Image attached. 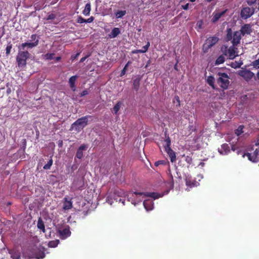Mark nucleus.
Instances as JSON below:
<instances>
[{
    "label": "nucleus",
    "instance_id": "338daca9",
    "mask_svg": "<svg viewBox=\"0 0 259 259\" xmlns=\"http://www.w3.org/2000/svg\"><path fill=\"white\" fill-rule=\"evenodd\" d=\"M132 204H134L135 205L136 203L132 202Z\"/></svg>",
    "mask_w": 259,
    "mask_h": 259
},
{
    "label": "nucleus",
    "instance_id": "58836bf2",
    "mask_svg": "<svg viewBox=\"0 0 259 259\" xmlns=\"http://www.w3.org/2000/svg\"><path fill=\"white\" fill-rule=\"evenodd\" d=\"M45 256V253L42 251H39L36 254V258L37 259H41L44 258Z\"/></svg>",
    "mask_w": 259,
    "mask_h": 259
},
{
    "label": "nucleus",
    "instance_id": "c756f323",
    "mask_svg": "<svg viewBox=\"0 0 259 259\" xmlns=\"http://www.w3.org/2000/svg\"><path fill=\"white\" fill-rule=\"evenodd\" d=\"M207 82L211 86L213 89H214V78L212 76H209L207 79Z\"/></svg>",
    "mask_w": 259,
    "mask_h": 259
},
{
    "label": "nucleus",
    "instance_id": "c03bdc74",
    "mask_svg": "<svg viewBox=\"0 0 259 259\" xmlns=\"http://www.w3.org/2000/svg\"><path fill=\"white\" fill-rule=\"evenodd\" d=\"M56 17V16L54 14H51L48 16V17L47 18V20H54Z\"/></svg>",
    "mask_w": 259,
    "mask_h": 259
},
{
    "label": "nucleus",
    "instance_id": "393cba45",
    "mask_svg": "<svg viewBox=\"0 0 259 259\" xmlns=\"http://www.w3.org/2000/svg\"><path fill=\"white\" fill-rule=\"evenodd\" d=\"M37 226V228L42 230L43 232H45L46 230L44 223L40 218L38 219Z\"/></svg>",
    "mask_w": 259,
    "mask_h": 259
},
{
    "label": "nucleus",
    "instance_id": "3c124183",
    "mask_svg": "<svg viewBox=\"0 0 259 259\" xmlns=\"http://www.w3.org/2000/svg\"><path fill=\"white\" fill-rule=\"evenodd\" d=\"M36 37H37L36 34H32L30 37L31 40H35L36 38Z\"/></svg>",
    "mask_w": 259,
    "mask_h": 259
},
{
    "label": "nucleus",
    "instance_id": "864d4df0",
    "mask_svg": "<svg viewBox=\"0 0 259 259\" xmlns=\"http://www.w3.org/2000/svg\"><path fill=\"white\" fill-rule=\"evenodd\" d=\"M119 202L121 201L123 205H124V201L125 200L123 198H120L118 200Z\"/></svg>",
    "mask_w": 259,
    "mask_h": 259
},
{
    "label": "nucleus",
    "instance_id": "680f3d73",
    "mask_svg": "<svg viewBox=\"0 0 259 259\" xmlns=\"http://www.w3.org/2000/svg\"><path fill=\"white\" fill-rule=\"evenodd\" d=\"M256 76L259 79V71L257 72V73L256 74Z\"/></svg>",
    "mask_w": 259,
    "mask_h": 259
},
{
    "label": "nucleus",
    "instance_id": "5701e85b",
    "mask_svg": "<svg viewBox=\"0 0 259 259\" xmlns=\"http://www.w3.org/2000/svg\"><path fill=\"white\" fill-rule=\"evenodd\" d=\"M122 104V103L121 102H120V101L117 102V103L113 107L112 112L114 114H117L118 112L119 111Z\"/></svg>",
    "mask_w": 259,
    "mask_h": 259
},
{
    "label": "nucleus",
    "instance_id": "f3484780",
    "mask_svg": "<svg viewBox=\"0 0 259 259\" xmlns=\"http://www.w3.org/2000/svg\"><path fill=\"white\" fill-rule=\"evenodd\" d=\"M78 78V76L77 75H73L69 79V84L70 85V87L72 91L74 92L76 91V86H75V81Z\"/></svg>",
    "mask_w": 259,
    "mask_h": 259
},
{
    "label": "nucleus",
    "instance_id": "de8ad7c7",
    "mask_svg": "<svg viewBox=\"0 0 259 259\" xmlns=\"http://www.w3.org/2000/svg\"><path fill=\"white\" fill-rule=\"evenodd\" d=\"M79 54H80V53H78L76 54H75V55L71 56V60L72 61H74L75 59H76V58H77L78 57V56L79 55Z\"/></svg>",
    "mask_w": 259,
    "mask_h": 259
},
{
    "label": "nucleus",
    "instance_id": "6e6d98bb",
    "mask_svg": "<svg viewBox=\"0 0 259 259\" xmlns=\"http://www.w3.org/2000/svg\"><path fill=\"white\" fill-rule=\"evenodd\" d=\"M61 57H60V56L57 57H56V58H55V60H56V61H57V62H58V61H59L61 60Z\"/></svg>",
    "mask_w": 259,
    "mask_h": 259
},
{
    "label": "nucleus",
    "instance_id": "5fc2aeb1",
    "mask_svg": "<svg viewBox=\"0 0 259 259\" xmlns=\"http://www.w3.org/2000/svg\"><path fill=\"white\" fill-rule=\"evenodd\" d=\"M87 57H82V58H81L80 60V62H84L85 59H87Z\"/></svg>",
    "mask_w": 259,
    "mask_h": 259
},
{
    "label": "nucleus",
    "instance_id": "09e8293b",
    "mask_svg": "<svg viewBox=\"0 0 259 259\" xmlns=\"http://www.w3.org/2000/svg\"><path fill=\"white\" fill-rule=\"evenodd\" d=\"M94 18L93 16L90 17L88 19H86V23H91L93 21Z\"/></svg>",
    "mask_w": 259,
    "mask_h": 259
},
{
    "label": "nucleus",
    "instance_id": "4c0bfd02",
    "mask_svg": "<svg viewBox=\"0 0 259 259\" xmlns=\"http://www.w3.org/2000/svg\"><path fill=\"white\" fill-rule=\"evenodd\" d=\"M149 47H150V42L149 41H148L147 42V44L145 46H143L142 47V49L140 50L141 51V53H146L148 51Z\"/></svg>",
    "mask_w": 259,
    "mask_h": 259
},
{
    "label": "nucleus",
    "instance_id": "39448f33",
    "mask_svg": "<svg viewBox=\"0 0 259 259\" xmlns=\"http://www.w3.org/2000/svg\"><path fill=\"white\" fill-rule=\"evenodd\" d=\"M258 147L252 153H246L243 155V157L246 156L248 159L253 162H259V138L256 144Z\"/></svg>",
    "mask_w": 259,
    "mask_h": 259
},
{
    "label": "nucleus",
    "instance_id": "a211bd4d",
    "mask_svg": "<svg viewBox=\"0 0 259 259\" xmlns=\"http://www.w3.org/2000/svg\"><path fill=\"white\" fill-rule=\"evenodd\" d=\"M164 135L165 137V139L164 140V145H163L164 150H167L168 149L171 148L170 145H171V140L170 139L168 136V135L167 134L166 132L164 133Z\"/></svg>",
    "mask_w": 259,
    "mask_h": 259
},
{
    "label": "nucleus",
    "instance_id": "c9c22d12",
    "mask_svg": "<svg viewBox=\"0 0 259 259\" xmlns=\"http://www.w3.org/2000/svg\"><path fill=\"white\" fill-rule=\"evenodd\" d=\"M54 53H47L45 54L43 56L44 58L46 60H52L54 58Z\"/></svg>",
    "mask_w": 259,
    "mask_h": 259
},
{
    "label": "nucleus",
    "instance_id": "69168bd1",
    "mask_svg": "<svg viewBox=\"0 0 259 259\" xmlns=\"http://www.w3.org/2000/svg\"><path fill=\"white\" fill-rule=\"evenodd\" d=\"M255 68L258 69L259 68V65L258 66H257L256 67H255Z\"/></svg>",
    "mask_w": 259,
    "mask_h": 259
},
{
    "label": "nucleus",
    "instance_id": "f257e3e1",
    "mask_svg": "<svg viewBox=\"0 0 259 259\" xmlns=\"http://www.w3.org/2000/svg\"><path fill=\"white\" fill-rule=\"evenodd\" d=\"M89 117L91 116L87 115L77 119L71 124L69 131L74 130L76 132H80L88 124Z\"/></svg>",
    "mask_w": 259,
    "mask_h": 259
},
{
    "label": "nucleus",
    "instance_id": "2eb2a0df",
    "mask_svg": "<svg viewBox=\"0 0 259 259\" xmlns=\"http://www.w3.org/2000/svg\"><path fill=\"white\" fill-rule=\"evenodd\" d=\"M38 44V40L36 39L35 41L32 42H24L22 43L21 46L19 47L20 49L24 50L25 47H27L28 48H32L34 47H36Z\"/></svg>",
    "mask_w": 259,
    "mask_h": 259
},
{
    "label": "nucleus",
    "instance_id": "a18cd8bd",
    "mask_svg": "<svg viewBox=\"0 0 259 259\" xmlns=\"http://www.w3.org/2000/svg\"><path fill=\"white\" fill-rule=\"evenodd\" d=\"M246 2L249 6H251L256 3V0H247Z\"/></svg>",
    "mask_w": 259,
    "mask_h": 259
},
{
    "label": "nucleus",
    "instance_id": "ddd939ff",
    "mask_svg": "<svg viewBox=\"0 0 259 259\" xmlns=\"http://www.w3.org/2000/svg\"><path fill=\"white\" fill-rule=\"evenodd\" d=\"M235 50L234 47H231L228 49L227 47H225V50L224 51V55L227 56L228 55L230 59H233L235 58L236 56Z\"/></svg>",
    "mask_w": 259,
    "mask_h": 259
},
{
    "label": "nucleus",
    "instance_id": "603ef678",
    "mask_svg": "<svg viewBox=\"0 0 259 259\" xmlns=\"http://www.w3.org/2000/svg\"><path fill=\"white\" fill-rule=\"evenodd\" d=\"M132 54L141 53L140 50H134L132 52Z\"/></svg>",
    "mask_w": 259,
    "mask_h": 259
},
{
    "label": "nucleus",
    "instance_id": "f8f14e48",
    "mask_svg": "<svg viewBox=\"0 0 259 259\" xmlns=\"http://www.w3.org/2000/svg\"><path fill=\"white\" fill-rule=\"evenodd\" d=\"M60 238L62 239H65L69 237L71 235V231L69 226H67L62 230H59Z\"/></svg>",
    "mask_w": 259,
    "mask_h": 259
},
{
    "label": "nucleus",
    "instance_id": "aec40b11",
    "mask_svg": "<svg viewBox=\"0 0 259 259\" xmlns=\"http://www.w3.org/2000/svg\"><path fill=\"white\" fill-rule=\"evenodd\" d=\"M169 157H170L171 162H175L176 160V156L175 152L171 149V148L165 150Z\"/></svg>",
    "mask_w": 259,
    "mask_h": 259
},
{
    "label": "nucleus",
    "instance_id": "774afa93",
    "mask_svg": "<svg viewBox=\"0 0 259 259\" xmlns=\"http://www.w3.org/2000/svg\"><path fill=\"white\" fill-rule=\"evenodd\" d=\"M258 9L259 10V3H258Z\"/></svg>",
    "mask_w": 259,
    "mask_h": 259
},
{
    "label": "nucleus",
    "instance_id": "b1692460",
    "mask_svg": "<svg viewBox=\"0 0 259 259\" xmlns=\"http://www.w3.org/2000/svg\"><path fill=\"white\" fill-rule=\"evenodd\" d=\"M233 33L232 32V30L231 28H227V34L226 36V39L227 41L232 40L233 39Z\"/></svg>",
    "mask_w": 259,
    "mask_h": 259
},
{
    "label": "nucleus",
    "instance_id": "e2e57ef3",
    "mask_svg": "<svg viewBox=\"0 0 259 259\" xmlns=\"http://www.w3.org/2000/svg\"><path fill=\"white\" fill-rule=\"evenodd\" d=\"M208 2H211V1H212L213 0H206Z\"/></svg>",
    "mask_w": 259,
    "mask_h": 259
},
{
    "label": "nucleus",
    "instance_id": "a878e982",
    "mask_svg": "<svg viewBox=\"0 0 259 259\" xmlns=\"http://www.w3.org/2000/svg\"><path fill=\"white\" fill-rule=\"evenodd\" d=\"M91 6L90 3H87L85 5L84 9L83 11V14L85 16H88L90 15L91 9Z\"/></svg>",
    "mask_w": 259,
    "mask_h": 259
},
{
    "label": "nucleus",
    "instance_id": "6e6552de",
    "mask_svg": "<svg viewBox=\"0 0 259 259\" xmlns=\"http://www.w3.org/2000/svg\"><path fill=\"white\" fill-rule=\"evenodd\" d=\"M239 75L246 81L250 80L254 76V74L249 70H240L239 72Z\"/></svg>",
    "mask_w": 259,
    "mask_h": 259
},
{
    "label": "nucleus",
    "instance_id": "473e14b6",
    "mask_svg": "<svg viewBox=\"0 0 259 259\" xmlns=\"http://www.w3.org/2000/svg\"><path fill=\"white\" fill-rule=\"evenodd\" d=\"M59 243V240H52L49 242L48 246L50 247H56Z\"/></svg>",
    "mask_w": 259,
    "mask_h": 259
},
{
    "label": "nucleus",
    "instance_id": "dca6fc26",
    "mask_svg": "<svg viewBox=\"0 0 259 259\" xmlns=\"http://www.w3.org/2000/svg\"><path fill=\"white\" fill-rule=\"evenodd\" d=\"M230 151V147L228 144L225 143L222 145L221 148L219 149V152L221 154L226 155Z\"/></svg>",
    "mask_w": 259,
    "mask_h": 259
},
{
    "label": "nucleus",
    "instance_id": "1a4fd4ad",
    "mask_svg": "<svg viewBox=\"0 0 259 259\" xmlns=\"http://www.w3.org/2000/svg\"><path fill=\"white\" fill-rule=\"evenodd\" d=\"M242 34L239 31H236L233 33V39L232 40V44L233 46H237L240 42L242 38Z\"/></svg>",
    "mask_w": 259,
    "mask_h": 259
},
{
    "label": "nucleus",
    "instance_id": "79ce46f5",
    "mask_svg": "<svg viewBox=\"0 0 259 259\" xmlns=\"http://www.w3.org/2000/svg\"><path fill=\"white\" fill-rule=\"evenodd\" d=\"M86 19H84L81 16H79L77 19V22L78 23H86Z\"/></svg>",
    "mask_w": 259,
    "mask_h": 259
},
{
    "label": "nucleus",
    "instance_id": "4d7b16f0",
    "mask_svg": "<svg viewBox=\"0 0 259 259\" xmlns=\"http://www.w3.org/2000/svg\"><path fill=\"white\" fill-rule=\"evenodd\" d=\"M175 98H176V100L178 102L179 105H180V101L179 100V97L178 96H176V97H175Z\"/></svg>",
    "mask_w": 259,
    "mask_h": 259
},
{
    "label": "nucleus",
    "instance_id": "20e7f679",
    "mask_svg": "<svg viewBox=\"0 0 259 259\" xmlns=\"http://www.w3.org/2000/svg\"><path fill=\"white\" fill-rule=\"evenodd\" d=\"M219 41V38L217 36H210L206 39L202 47V51L204 53H207L212 46Z\"/></svg>",
    "mask_w": 259,
    "mask_h": 259
},
{
    "label": "nucleus",
    "instance_id": "f03ea898",
    "mask_svg": "<svg viewBox=\"0 0 259 259\" xmlns=\"http://www.w3.org/2000/svg\"><path fill=\"white\" fill-rule=\"evenodd\" d=\"M30 53L26 51H19L16 57V62L19 68L23 69L26 66V61L30 58Z\"/></svg>",
    "mask_w": 259,
    "mask_h": 259
},
{
    "label": "nucleus",
    "instance_id": "2f4dec72",
    "mask_svg": "<svg viewBox=\"0 0 259 259\" xmlns=\"http://www.w3.org/2000/svg\"><path fill=\"white\" fill-rule=\"evenodd\" d=\"M72 202L71 201H68L67 198H65V201L64 204V209H69L72 207Z\"/></svg>",
    "mask_w": 259,
    "mask_h": 259
},
{
    "label": "nucleus",
    "instance_id": "72a5a7b5",
    "mask_svg": "<svg viewBox=\"0 0 259 259\" xmlns=\"http://www.w3.org/2000/svg\"><path fill=\"white\" fill-rule=\"evenodd\" d=\"M53 159L51 157V158L48 161L47 163L44 166V167H43L44 169H46V170L50 169L51 166L53 164Z\"/></svg>",
    "mask_w": 259,
    "mask_h": 259
},
{
    "label": "nucleus",
    "instance_id": "f704fd0d",
    "mask_svg": "<svg viewBox=\"0 0 259 259\" xmlns=\"http://www.w3.org/2000/svg\"><path fill=\"white\" fill-rule=\"evenodd\" d=\"M126 14V11H118L115 13V16L117 18H120L122 17L123 16H124Z\"/></svg>",
    "mask_w": 259,
    "mask_h": 259
},
{
    "label": "nucleus",
    "instance_id": "4468645a",
    "mask_svg": "<svg viewBox=\"0 0 259 259\" xmlns=\"http://www.w3.org/2000/svg\"><path fill=\"white\" fill-rule=\"evenodd\" d=\"M87 149V146L85 144L80 145L77 150L75 157L80 159L83 156V151Z\"/></svg>",
    "mask_w": 259,
    "mask_h": 259
},
{
    "label": "nucleus",
    "instance_id": "ea45409f",
    "mask_svg": "<svg viewBox=\"0 0 259 259\" xmlns=\"http://www.w3.org/2000/svg\"><path fill=\"white\" fill-rule=\"evenodd\" d=\"M184 157H185V160L186 161L187 163H188L189 164H191L192 163L193 159L191 156H185L183 155Z\"/></svg>",
    "mask_w": 259,
    "mask_h": 259
},
{
    "label": "nucleus",
    "instance_id": "7ed1b4c3",
    "mask_svg": "<svg viewBox=\"0 0 259 259\" xmlns=\"http://www.w3.org/2000/svg\"><path fill=\"white\" fill-rule=\"evenodd\" d=\"M217 75L218 76V78L217 79V83L222 89H227L230 83L228 75L226 73L221 72H219Z\"/></svg>",
    "mask_w": 259,
    "mask_h": 259
},
{
    "label": "nucleus",
    "instance_id": "0eeeda50",
    "mask_svg": "<svg viewBox=\"0 0 259 259\" xmlns=\"http://www.w3.org/2000/svg\"><path fill=\"white\" fill-rule=\"evenodd\" d=\"M132 197H136L137 195H144L146 197H150L151 198H153L154 199H157L160 197V195L158 193L155 192H147V193H143V192H135L131 194Z\"/></svg>",
    "mask_w": 259,
    "mask_h": 259
},
{
    "label": "nucleus",
    "instance_id": "cd10ccee",
    "mask_svg": "<svg viewBox=\"0 0 259 259\" xmlns=\"http://www.w3.org/2000/svg\"><path fill=\"white\" fill-rule=\"evenodd\" d=\"M186 185L190 188H192L195 186V181H192L190 178L186 179Z\"/></svg>",
    "mask_w": 259,
    "mask_h": 259
},
{
    "label": "nucleus",
    "instance_id": "c85d7f7f",
    "mask_svg": "<svg viewBox=\"0 0 259 259\" xmlns=\"http://www.w3.org/2000/svg\"><path fill=\"white\" fill-rule=\"evenodd\" d=\"M244 126L243 125H240L238 126V127L235 130V134L237 136H240L243 133V128Z\"/></svg>",
    "mask_w": 259,
    "mask_h": 259
},
{
    "label": "nucleus",
    "instance_id": "9d476101",
    "mask_svg": "<svg viewBox=\"0 0 259 259\" xmlns=\"http://www.w3.org/2000/svg\"><path fill=\"white\" fill-rule=\"evenodd\" d=\"M242 36L249 35L252 32L251 26L249 24H245L241 27L239 30Z\"/></svg>",
    "mask_w": 259,
    "mask_h": 259
},
{
    "label": "nucleus",
    "instance_id": "13d9d810",
    "mask_svg": "<svg viewBox=\"0 0 259 259\" xmlns=\"http://www.w3.org/2000/svg\"><path fill=\"white\" fill-rule=\"evenodd\" d=\"M231 149H232V150H233L234 151H235L236 149V146L235 145H232Z\"/></svg>",
    "mask_w": 259,
    "mask_h": 259
},
{
    "label": "nucleus",
    "instance_id": "bf43d9fd",
    "mask_svg": "<svg viewBox=\"0 0 259 259\" xmlns=\"http://www.w3.org/2000/svg\"><path fill=\"white\" fill-rule=\"evenodd\" d=\"M174 68H175V70H178V69L177 64L175 65V66H174Z\"/></svg>",
    "mask_w": 259,
    "mask_h": 259
},
{
    "label": "nucleus",
    "instance_id": "0e129e2a",
    "mask_svg": "<svg viewBox=\"0 0 259 259\" xmlns=\"http://www.w3.org/2000/svg\"><path fill=\"white\" fill-rule=\"evenodd\" d=\"M190 2H195L196 0H189Z\"/></svg>",
    "mask_w": 259,
    "mask_h": 259
},
{
    "label": "nucleus",
    "instance_id": "6ab92c4d",
    "mask_svg": "<svg viewBox=\"0 0 259 259\" xmlns=\"http://www.w3.org/2000/svg\"><path fill=\"white\" fill-rule=\"evenodd\" d=\"M143 205L147 210H151L154 207L152 201L150 199L145 200L143 202Z\"/></svg>",
    "mask_w": 259,
    "mask_h": 259
},
{
    "label": "nucleus",
    "instance_id": "412c9836",
    "mask_svg": "<svg viewBox=\"0 0 259 259\" xmlns=\"http://www.w3.org/2000/svg\"><path fill=\"white\" fill-rule=\"evenodd\" d=\"M120 33V31L119 28H114L111 33L109 34V36L111 38H113L117 36Z\"/></svg>",
    "mask_w": 259,
    "mask_h": 259
},
{
    "label": "nucleus",
    "instance_id": "49530a36",
    "mask_svg": "<svg viewBox=\"0 0 259 259\" xmlns=\"http://www.w3.org/2000/svg\"><path fill=\"white\" fill-rule=\"evenodd\" d=\"M88 94V91L87 90H83L80 94V97H82Z\"/></svg>",
    "mask_w": 259,
    "mask_h": 259
},
{
    "label": "nucleus",
    "instance_id": "423d86ee",
    "mask_svg": "<svg viewBox=\"0 0 259 259\" xmlns=\"http://www.w3.org/2000/svg\"><path fill=\"white\" fill-rule=\"evenodd\" d=\"M255 9L253 8L244 7L240 12L241 17L244 19L250 18L254 13Z\"/></svg>",
    "mask_w": 259,
    "mask_h": 259
},
{
    "label": "nucleus",
    "instance_id": "4be33fe9",
    "mask_svg": "<svg viewBox=\"0 0 259 259\" xmlns=\"http://www.w3.org/2000/svg\"><path fill=\"white\" fill-rule=\"evenodd\" d=\"M140 80L141 78L139 76L137 77L133 80V89L136 91H138L139 89Z\"/></svg>",
    "mask_w": 259,
    "mask_h": 259
},
{
    "label": "nucleus",
    "instance_id": "37998d69",
    "mask_svg": "<svg viewBox=\"0 0 259 259\" xmlns=\"http://www.w3.org/2000/svg\"><path fill=\"white\" fill-rule=\"evenodd\" d=\"M251 65L255 68L259 65V58L252 62Z\"/></svg>",
    "mask_w": 259,
    "mask_h": 259
},
{
    "label": "nucleus",
    "instance_id": "7c9ffc66",
    "mask_svg": "<svg viewBox=\"0 0 259 259\" xmlns=\"http://www.w3.org/2000/svg\"><path fill=\"white\" fill-rule=\"evenodd\" d=\"M132 64V62L130 61H128L127 63L125 64L124 67H123V69L121 70L120 76H122L124 75L126 73V71L127 69L128 66Z\"/></svg>",
    "mask_w": 259,
    "mask_h": 259
},
{
    "label": "nucleus",
    "instance_id": "bb28decb",
    "mask_svg": "<svg viewBox=\"0 0 259 259\" xmlns=\"http://www.w3.org/2000/svg\"><path fill=\"white\" fill-rule=\"evenodd\" d=\"M225 61V57L223 55H220L216 59L215 61V65H218L223 64Z\"/></svg>",
    "mask_w": 259,
    "mask_h": 259
},
{
    "label": "nucleus",
    "instance_id": "a19ab883",
    "mask_svg": "<svg viewBox=\"0 0 259 259\" xmlns=\"http://www.w3.org/2000/svg\"><path fill=\"white\" fill-rule=\"evenodd\" d=\"M12 48V45L11 44V42H10L8 44V45L6 47V54L7 55H8L10 54Z\"/></svg>",
    "mask_w": 259,
    "mask_h": 259
},
{
    "label": "nucleus",
    "instance_id": "8fccbe9b",
    "mask_svg": "<svg viewBox=\"0 0 259 259\" xmlns=\"http://www.w3.org/2000/svg\"><path fill=\"white\" fill-rule=\"evenodd\" d=\"M189 5V3H187L185 5L182 6V8H183V9H184L185 10H187L188 9Z\"/></svg>",
    "mask_w": 259,
    "mask_h": 259
},
{
    "label": "nucleus",
    "instance_id": "052dcab7",
    "mask_svg": "<svg viewBox=\"0 0 259 259\" xmlns=\"http://www.w3.org/2000/svg\"><path fill=\"white\" fill-rule=\"evenodd\" d=\"M16 259H18L20 258V256L19 255H17L16 256L14 257Z\"/></svg>",
    "mask_w": 259,
    "mask_h": 259
},
{
    "label": "nucleus",
    "instance_id": "9b49d317",
    "mask_svg": "<svg viewBox=\"0 0 259 259\" xmlns=\"http://www.w3.org/2000/svg\"><path fill=\"white\" fill-rule=\"evenodd\" d=\"M227 11V9H226L224 11L221 12H217V11H215L212 13V18L211 20L212 23H214L217 22L221 18L222 16H223L226 13Z\"/></svg>",
    "mask_w": 259,
    "mask_h": 259
},
{
    "label": "nucleus",
    "instance_id": "e433bc0d",
    "mask_svg": "<svg viewBox=\"0 0 259 259\" xmlns=\"http://www.w3.org/2000/svg\"><path fill=\"white\" fill-rule=\"evenodd\" d=\"M166 163H167V161L165 160H158V161L155 162L154 165L155 166H158L160 165H165L166 164Z\"/></svg>",
    "mask_w": 259,
    "mask_h": 259
}]
</instances>
